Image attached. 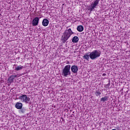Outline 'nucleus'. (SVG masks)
<instances>
[{
	"mask_svg": "<svg viewBox=\"0 0 130 130\" xmlns=\"http://www.w3.org/2000/svg\"><path fill=\"white\" fill-rule=\"evenodd\" d=\"M23 107V104L21 103L17 102L15 104V108L17 109H21Z\"/></svg>",
	"mask_w": 130,
	"mask_h": 130,
	"instance_id": "10",
	"label": "nucleus"
},
{
	"mask_svg": "<svg viewBox=\"0 0 130 130\" xmlns=\"http://www.w3.org/2000/svg\"><path fill=\"white\" fill-rule=\"evenodd\" d=\"M117 129H119V127H117Z\"/></svg>",
	"mask_w": 130,
	"mask_h": 130,
	"instance_id": "21",
	"label": "nucleus"
},
{
	"mask_svg": "<svg viewBox=\"0 0 130 130\" xmlns=\"http://www.w3.org/2000/svg\"><path fill=\"white\" fill-rule=\"evenodd\" d=\"M78 71H79V68L77 66L73 65L71 67V71L73 74H78Z\"/></svg>",
	"mask_w": 130,
	"mask_h": 130,
	"instance_id": "6",
	"label": "nucleus"
},
{
	"mask_svg": "<svg viewBox=\"0 0 130 130\" xmlns=\"http://www.w3.org/2000/svg\"><path fill=\"white\" fill-rule=\"evenodd\" d=\"M18 74L15 75H11L8 78V81L9 83H10V84L13 83V82H14V79H15V78H19V76H18Z\"/></svg>",
	"mask_w": 130,
	"mask_h": 130,
	"instance_id": "8",
	"label": "nucleus"
},
{
	"mask_svg": "<svg viewBox=\"0 0 130 130\" xmlns=\"http://www.w3.org/2000/svg\"><path fill=\"white\" fill-rule=\"evenodd\" d=\"M77 31H78L79 32H83V31L84 30V26H83V25H79L77 26Z\"/></svg>",
	"mask_w": 130,
	"mask_h": 130,
	"instance_id": "11",
	"label": "nucleus"
},
{
	"mask_svg": "<svg viewBox=\"0 0 130 130\" xmlns=\"http://www.w3.org/2000/svg\"><path fill=\"white\" fill-rule=\"evenodd\" d=\"M18 99H19V100H21L22 102H24L26 104H28V103L30 102V98L27 96V95L26 94L20 95Z\"/></svg>",
	"mask_w": 130,
	"mask_h": 130,
	"instance_id": "4",
	"label": "nucleus"
},
{
	"mask_svg": "<svg viewBox=\"0 0 130 130\" xmlns=\"http://www.w3.org/2000/svg\"><path fill=\"white\" fill-rule=\"evenodd\" d=\"M23 66L20 65L15 67V71H21V70H23Z\"/></svg>",
	"mask_w": 130,
	"mask_h": 130,
	"instance_id": "16",
	"label": "nucleus"
},
{
	"mask_svg": "<svg viewBox=\"0 0 130 130\" xmlns=\"http://www.w3.org/2000/svg\"><path fill=\"white\" fill-rule=\"evenodd\" d=\"M72 34H74V32H73L71 28L66 30L61 37V40L63 43H66L67 40H69V38L72 36Z\"/></svg>",
	"mask_w": 130,
	"mask_h": 130,
	"instance_id": "1",
	"label": "nucleus"
},
{
	"mask_svg": "<svg viewBox=\"0 0 130 130\" xmlns=\"http://www.w3.org/2000/svg\"><path fill=\"white\" fill-rule=\"evenodd\" d=\"M78 41H79V37L77 36H75L73 38L72 42H73V43H77L78 42Z\"/></svg>",
	"mask_w": 130,
	"mask_h": 130,
	"instance_id": "12",
	"label": "nucleus"
},
{
	"mask_svg": "<svg viewBox=\"0 0 130 130\" xmlns=\"http://www.w3.org/2000/svg\"><path fill=\"white\" fill-rule=\"evenodd\" d=\"M99 2H100V0H95L93 3L91 4L90 7L88 9V11L92 12L93 10L96 9L97 6L99 5Z\"/></svg>",
	"mask_w": 130,
	"mask_h": 130,
	"instance_id": "5",
	"label": "nucleus"
},
{
	"mask_svg": "<svg viewBox=\"0 0 130 130\" xmlns=\"http://www.w3.org/2000/svg\"><path fill=\"white\" fill-rule=\"evenodd\" d=\"M94 94L96 96H98V95H101V92L99 91L96 90Z\"/></svg>",
	"mask_w": 130,
	"mask_h": 130,
	"instance_id": "17",
	"label": "nucleus"
},
{
	"mask_svg": "<svg viewBox=\"0 0 130 130\" xmlns=\"http://www.w3.org/2000/svg\"><path fill=\"white\" fill-rule=\"evenodd\" d=\"M62 75L68 77L71 75V65H66L62 71Z\"/></svg>",
	"mask_w": 130,
	"mask_h": 130,
	"instance_id": "3",
	"label": "nucleus"
},
{
	"mask_svg": "<svg viewBox=\"0 0 130 130\" xmlns=\"http://www.w3.org/2000/svg\"><path fill=\"white\" fill-rule=\"evenodd\" d=\"M83 58L84 59H86V60H87V61H89V59H90V54L89 55L87 54H85L84 56H83Z\"/></svg>",
	"mask_w": 130,
	"mask_h": 130,
	"instance_id": "15",
	"label": "nucleus"
},
{
	"mask_svg": "<svg viewBox=\"0 0 130 130\" xmlns=\"http://www.w3.org/2000/svg\"><path fill=\"white\" fill-rule=\"evenodd\" d=\"M107 86L108 87H110V81H109L108 84H107Z\"/></svg>",
	"mask_w": 130,
	"mask_h": 130,
	"instance_id": "18",
	"label": "nucleus"
},
{
	"mask_svg": "<svg viewBox=\"0 0 130 130\" xmlns=\"http://www.w3.org/2000/svg\"><path fill=\"white\" fill-rule=\"evenodd\" d=\"M48 24H49V20H48L46 18L43 19L42 21L43 26H44V27H46V26H48Z\"/></svg>",
	"mask_w": 130,
	"mask_h": 130,
	"instance_id": "9",
	"label": "nucleus"
},
{
	"mask_svg": "<svg viewBox=\"0 0 130 130\" xmlns=\"http://www.w3.org/2000/svg\"><path fill=\"white\" fill-rule=\"evenodd\" d=\"M39 23V17H35L32 21V26H38Z\"/></svg>",
	"mask_w": 130,
	"mask_h": 130,
	"instance_id": "7",
	"label": "nucleus"
},
{
	"mask_svg": "<svg viewBox=\"0 0 130 130\" xmlns=\"http://www.w3.org/2000/svg\"><path fill=\"white\" fill-rule=\"evenodd\" d=\"M102 76H103V77H105V76H106V74L103 73V74H102Z\"/></svg>",
	"mask_w": 130,
	"mask_h": 130,
	"instance_id": "19",
	"label": "nucleus"
},
{
	"mask_svg": "<svg viewBox=\"0 0 130 130\" xmlns=\"http://www.w3.org/2000/svg\"><path fill=\"white\" fill-rule=\"evenodd\" d=\"M101 102H106V101H108V96H105L104 98H102L100 100Z\"/></svg>",
	"mask_w": 130,
	"mask_h": 130,
	"instance_id": "13",
	"label": "nucleus"
},
{
	"mask_svg": "<svg viewBox=\"0 0 130 130\" xmlns=\"http://www.w3.org/2000/svg\"><path fill=\"white\" fill-rule=\"evenodd\" d=\"M101 55V52L99 50H95L90 53V58L92 60L98 58Z\"/></svg>",
	"mask_w": 130,
	"mask_h": 130,
	"instance_id": "2",
	"label": "nucleus"
},
{
	"mask_svg": "<svg viewBox=\"0 0 130 130\" xmlns=\"http://www.w3.org/2000/svg\"><path fill=\"white\" fill-rule=\"evenodd\" d=\"M26 108H25L24 107H22L21 108V109H20L18 111V112H19V113H21V114H24L25 113V112H26Z\"/></svg>",
	"mask_w": 130,
	"mask_h": 130,
	"instance_id": "14",
	"label": "nucleus"
},
{
	"mask_svg": "<svg viewBox=\"0 0 130 130\" xmlns=\"http://www.w3.org/2000/svg\"><path fill=\"white\" fill-rule=\"evenodd\" d=\"M67 63V64L70 63V61H68Z\"/></svg>",
	"mask_w": 130,
	"mask_h": 130,
	"instance_id": "20",
	"label": "nucleus"
}]
</instances>
